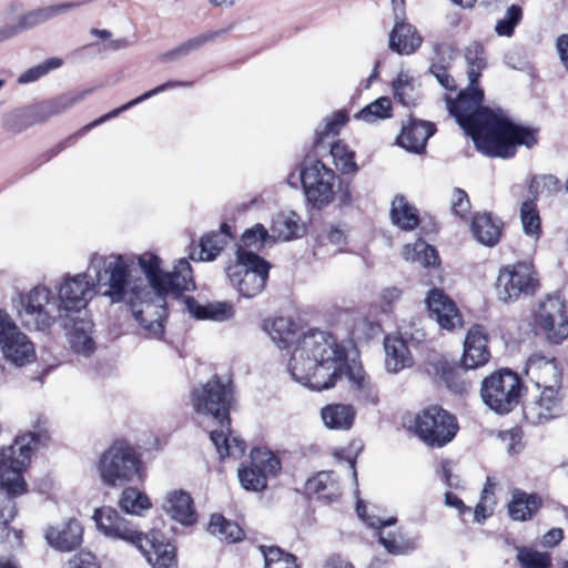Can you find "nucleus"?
<instances>
[{
    "label": "nucleus",
    "instance_id": "obj_1",
    "mask_svg": "<svg viewBox=\"0 0 568 568\" xmlns=\"http://www.w3.org/2000/svg\"><path fill=\"white\" fill-rule=\"evenodd\" d=\"M445 100L449 114L486 156L509 159L518 145L531 148L537 143L536 130L513 122L501 110L483 106L484 92L477 84L469 82L456 100L448 95Z\"/></svg>",
    "mask_w": 568,
    "mask_h": 568
},
{
    "label": "nucleus",
    "instance_id": "obj_2",
    "mask_svg": "<svg viewBox=\"0 0 568 568\" xmlns=\"http://www.w3.org/2000/svg\"><path fill=\"white\" fill-rule=\"evenodd\" d=\"M148 284L126 290L128 304L145 336L161 338L168 316L166 296L195 290L193 270L187 258H179L171 272L162 271V260L152 252L136 256Z\"/></svg>",
    "mask_w": 568,
    "mask_h": 568
},
{
    "label": "nucleus",
    "instance_id": "obj_3",
    "mask_svg": "<svg viewBox=\"0 0 568 568\" xmlns=\"http://www.w3.org/2000/svg\"><path fill=\"white\" fill-rule=\"evenodd\" d=\"M131 263L133 260L120 254H92L88 272L65 274L55 285L58 312H80L92 300L97 286L106 287L103 295L110 297L112 303L125 301Z\"/></svg>",
    "mask_w": 568,
    "mask_h": 568
},
{
    "label": "nucleus",
    "instance_id": "obj_4",
    "mask_svg": "<svg viewBox=\"0 0 568 568\" xmlns=\"http://www.w3.org/2000/svg\"><path fill=\"white\" fill-rule=\"evenodd\" d=\"M346 359L345 349L332 334L312 329L297 339L288 371L297 383L321 392L342 378Z\"/></svg>",
    "mask_w": 568,
    "mask_h": 568
},
{
    "label": "nucleus",
    "instance_id": "obj_5",
    "mask_svg": "<svg viewBox=\"0 0 568 568\" xmlns=\"http://www.w3.org/2000/svg\"><path fill=\"white\" fill-rule=\"evenodd\" d=\"M191 400L199 415L211 417L219 425L217 428L210 430V439L220 458L242 457L246 449L244 440L231 437L230 410L235 402L232 382H222L219 377H213L193 389Z\"/></svg>",
    "mask_w": 568,
    "mask_h": 568
},
{
    "label": "nucleus",
    "instance_id": "obj_6",
    "mask_svg": "<svg viewBox=\"0 0 568 568\" xmlns=\"http://www.w3.org/2000/svg\"><path fill=\"white\" fill-rule=\"evenodd\" d=\"M47 439V434L28 433L0 450V520L11 521L16 514L14 497L27 493L22 471L27 468L32 450Z\"/></svg>",
    "mask_w": 568,
    "mask_h": 568
},
{
    "label": "nucleus",
    "instance_id": "obj_7",
    "mask_svg": "<svg viewBox=\"0 0 568 568\" xmlns=\"http://www.w3.org/2000/svg\"><path fill=\"white\" fill-rule=\"evenodd\" d=\"M93 519L98 529L105 536L134 545L153 568L175 566V548L169 542L161 541L155 531L148 535L139 532L111 507L97 509Z\"/></svg>",
    "mask_w": 568,
    "mask_h": 568
},
{
    "label": "nucleus",
    "instance_id": "obj_8",
    "mask_svg": "<svg viewBox=\"0 0 568 568\" xmlns=\"http://www.w3.org/2000/svg\"><path fill=\"white\" fill-rule=\"evenodd\" d=\"M270 263L253 251H236V262L226 268L231 284L240 294L252 298L265 288Z\"/></svg>",
    "mask_w": 568,
    "mask_h": 568
},
{
    "label": "nucleus",
    "instance_id": "obj_9",
    "mask_svg": "<svg viewBox=\"0 0 568 568\" xmlns=\"http://www.w3.org/2000/svg\"><path fill=\"white\" fill-rule=\"evenodd\" d=\"M17 314L21 324L29 331L44 332L55 322L52 291L44 285H37L27 293L18 294Z\"/></svg>",
    "mask_w": 568,
    "mask_h": 568
},
{
    "label": "nucleus",
    "instance_id": "obj_10",
    "mask_svg": "<svg viewBox=\"0 0 568 568\" xmlns=\"http://www.w3.org/2000/svg\"><path fill=\"white\" fill-rule=\"evenodd\" d=\"M521 381L510 369L497 371L481 382L480 397L484 404L497 414H508L518 404L521 394Z\"/></svg>",
    "mask_w": 568,
    "mask_h": 568
},
{
    "label": "nucleus",
    "instance_id": "obj_11",
    "mask_svg": "<svg viewBox=\"0 0 568 568\" xmlns=\"http://www.w3.org/2000/svg\"><path fill=\"white\" fill-rule=\"evenodd\" d=\"M141 460L125 440H115L100 457L102 480L110 486H122L139 476Z\"/></svg>",
    "mask_w": 568,
    "mask_h": 568
},
{
    "label": "nucleus",
    "instance_id": "obj_12",
    "mask_svg": "<svg viewBox=\"0 0 568 568\" xmlns=\"http://www.w3.org/2000/svg\"><path fill=\"white\" fill-rule=\"evenodd\" d=\"M539 286L531 263L518 262L500 267L495 283V293L503 303L516 302L520 296L535 294Z\"/></svg>",
    "mask_w": 568,
    "mask_h": 568
},
{
    "label": "nucleus",
    "instance_id": "obj_13",
    "mask_svg": "<svg viewBox=\"0 0 568 568\" xmlns=\"http://www.w3.org/2000/svg\"><path fill=\"white\" fill-rule=\"evenodd\" d=\"M415 430L423 442L433 447H443L458 430L456 418L439 406H430L415 418Z\"/></svg>",
    "mask_w": 568,
    "mask_h": 568
},
{
    "label": "nucleus",
    "instance_id": "obj_14",
    "mask_svg": "<svg viewBox=\"0 0 568 568\" xmlns=\"http://www.w3.org/2000/svg\"><path fill=\"white\" fill-rule=\"evenodd\" d=\"M307 201L317 209L328 205L335 197L334 171L320 160L312 161L300 174Z\"/></svg>",
    "mask_w": 568,
    "mask_h": 568
},
{
    "label": "nucleus",
    "instance_id": "obj_15",
    "mask_svg": "<svg viewBox=\"0 0 568 568\" xmlns=\"http://www.w3.org/2000/svg\"><path fill=\"white\" fill-rule=\"evenodd\" d=\"M0 348L4 358L16 366H24L36 359L33 343L4 310H0Z\"/></svg>",
    "mask_w": 568,
    "mask_h": 568
},
{
    "label": "nucleus",
    "instance_id": "obj_16",
    "mask_svg": "<svg viewBox=\"0 0 568 568\" xmlns=\"http://www.w3.org/2000/svg\"><path fill=\"white\" fill-rule=\"evenodd\" d=\"M536 321L549 342L560 344L568 337V315L559 295H549L540 303Z\"/></svg>",
    "mask_w": 568,
    "mask_h": 568
},
{
    "label": "nucleus",
    "instance_id": "obj_17",
    "mask_svg": "<svg viewBox=\"0 0 568 568\" xmlns=\"http://www.w3.org/2000/svg\"><path fill=\"white\" fill-rule=\"evenodd\" d=\"M365 505L357 501V515L372 528L377 529L379 542L392 555H405L417 548V537L408 536L402 530L386 531V528L394 525L396 519L390 517L386 520L376 517H365Z\"/></svg>",
    "mask_w": 568,
    "mask_h": 568
},
{
    "label": "nucleus",
    "instance_id": "obj_18",
    "mask_svg": "<svg viewBox=\"0 0 568 568\" xmlns=\"http://www.w3.org/2000/svg\"><path fill=\"white\" fill-rule=\"evenodd\" d=\"M539 388L541 389L539 396L524 406V415L532 424L548 422L558 417L562 412L561 386Z\"/></svg>",
    "mask_w": 568,
    "mask_h": 568
},
{
    "label": "nucleus",
    "instance_id": "obj_19",
    "mask_svg": "<svg viewBox=\"0 0 568 568\" xmlns=\"http://www.w3.org/2000/svg\"><path fill=\"white\" fill-rule=\"evenodd\" d=\"M429 316L448 332L460 327L463 317L455 302L440 288H433L425 300Z\"/></svg>",
    "mask_w": 568,
    "mask_h": 568
},
{
    "label": "nucleus",
    "instance_id": "obj_20",
    "mask_svg": "<svg viewBox=\"0 0 568 568\" xmlns=\"http://www.w3.org/2000/svg\"><path fill=\"white\" fill-rule=\"evenodd\" d=\"M423 38L416 28L405 21V11L395 9V24L389 33L388 47L400 55L415 53L422 45Z\"/></svg>",
    "mask_w": 568,
    "mask_h": 568
},
{
    "label": "nucleus",
    "instance_id": "obj_21",
    "mask_svg": "<svg viewBox=\"0 0 568 568\" xmlns=\"http://www.w3.org/2000/svg\"><path fill=\"white\" fill-rule=\"evenodd\" d=\"M526 374L537 387L561 386V369L552 355H530L526 363Z\"/></svg>",
    "mask_w": 568,
    "mask_h": 568
},
{
    "label": "nucleus",
    "instance_id": "obj_22",
    "mask_svg": "<svg viewBox=\"0 0 568 568\" xmlns=\"http://www.w3.org/2000/svg\"><path fill=\"white\" fill-rule=\"evenodd\" d=\"M488 336L481 325H473L464 342L462 365L466 369H475L485 365L490 358L488 349Z\"/></svg>",
    "mask_w": 568,
    "mask_h": 568
},
{
    "label": "nucleus",
    "instance_id": "obj_23",
    "mask_svg": "<svg viewBox=\"0 0 568 568\" xmlns=\"http://www.w3.org/2000/svg\"><path fill=\"white\" fill-rule=\"evenodd\" d=\"M88 2L89 1H67L30 10L19 18L20 28L24 31L31 30Z\"/></svg>",
    "mask_w": 568,
    "mask_h": 568
},
{
    "label": "nucleus",
    "instance_id": "obj_24",
    "mask_svg": "<svg viewBox=\"0 0 568 568\" xmlns=\"http://www.w3.org/2000/svg\"><path fill=\"white\" fill-rule=\"evenodd\" d=\"M435 131L436 129L433 123L414 119L403 126L397 142L407 151L420 153L425 150L427 140Z\"/></svg>",
    "mask_w": 568,
    "mask_h": 568
},
{
    "label": "nucleus",
    "instance_id": "obj_25",
    "mask_svg": "<svg viewBox=\"0 0 568 568\" xmlns=\"http://www.w3.org/2000/svg\"><path fill=\"white\" fill-rule=\"evenodd\" d=\"M185 308L196 320L224 322L233 318L234 307L229 302L199 303L194 297L184 298Z\"/></svg>",
    "mask_w": 568,
    "mask_h": 568
},
{
    "label": "nucleus",
    "instance_id": "obj_26",
    "mask_svg": "<svg viewBox=\"0 0 568 568\" xmlns=\"http://www.w3.org/2000/svg\"><path fill=\"white\" fill-rule=\"evenodd\" d=\"M305 490L310 496L331 504L341 496V487L334 471H320L307 479Z\"/></svg>",
    "mask_w": 568,
    "mask_h": 568
},
{
    "label": "nucleus",
    "instance_id": "obj_27",
    "mask_svg": "<svg viewBox=\"0 0 568 568\" xmlns=\"http://www.w3.org/2000/svg\"><path fill=\"white\" fill-rule=\"evenodd\" d=\"M503 222L490 213H477L473 217L471 233L480 244L485 246H495L503 233Z\"/></svg>",
    "mask_w": 568,
    "mask_h": 568
},
{
    "label": "nucleus",
    "instance_id": "obj_28",
    "mask_svg": "<svg viewBox=\"0 0 568 568\" xmlns=\"http://www.w3.org/2000/svg\"><path fill=\"white\" fill-rule=\"evenodd\" d=\"M82 526L77 520H69L61 529L49 527L45 539L50 546L61 551H71L82 541Z\"/></svg>",
    "mask_w": 568,
    "mask_h": 568
},
{
    "label": "nucleus",
    "instance_id": "obj_29",
    "mask_svg": "<svg viewBox=\"0 0 568 568\" xmlns=\"http://www.w3.org/2000/svg\"><path fill=\"white\" fill-rule=\"evenodd\" d=\"M542 506V499L537 494H527L521 489H514L508 504V514L513 520L526 521L531 519Z\"/></svg>",
    "mask_w": 568,
    "mask_h": 568
},
{
    "label": "nucleus",
    "instance_id": "obj_30",
    "mask_svg": "<svg viewBox=\"0 0 568 568\" xmlns=\"http://www.w3.org/2000/svg\"><path fill=\"white\" fill-rule=\"evenodd\" d=\"M164 508L174 520L183 525H192L196 521L192 497L184 490L170 493Z\"/></svg>",
    "mask_w": 568,
    "mask_h": 568
},
{
    "label": "nucleus",
    "instance_id": "obj_31",
    "mask_svg": "<svg viewBox=\"0 0 568 568\" xmlns=\"http://www.w3.org/2000/svg\"><path fill=\"white\" fill-rule=\"evenodd\" d=\"M229 237H231V226L223 223L220 231L207 233L201 237L199 257L191 253L190 258L203 262L215 260L227 244Z\"/></svg>",
    "mask_w": 568,
    "mask_h": 568
},
{
    "label": "nucleus",
    "instance_id": "obj_32",
    "mask_svg": "<svg viewBox=\"0 0 568 568\" xmlns=\"http://www.w3.org/2000/svg\"><path fill=\"white\" fill-rule=\"evenodd\" d=\"M187 83L186 82H181V81H168L161 85H158L155 87L154 89L150 90V91H146L145 93H143L142 95L129 101L128 103L121 105L120 108H116L114 110H112L111 112L100 116L99 119L92 121L91 123L84 125L80 132H79V135H83L84 133L89 132L90 130H92L93 128L104 123L105 121L108 120H111L115 116H118L120 113L138 105L139 103L168 90V89H172V88H176V87H186Z\"/></svg>",
    "mask_w": 568,
    "mask_h": 568
},
{
    "label": "nucleus",
    "instance_id": "obj_33",
    "mask_svg": "<svg viewBox=\"0 0 568 568\" xmlns=\"http://www.w3.org/2000/svg\"><path fill=\"white\" fill-rule=\"evenodd\" d=\"M321 417L329 429L348 430L355 419V409L348 404H329L321 409Z\"/></svg>",
    "mask_w": 568,
    "mask_h": 568
},
{
    "label": "nucleus",
    "instance_id": "obj_34",
    "mask_svg": "<svg viewBox=\"0 0 568 568\" xmlns=\"http://www.w3.org/2000/svg\"><path fill=\"white\" fill-rule=\"evenodd\" d=\"M385 367L387 372L396 374L412 365V357L405 342L400 338L386 337L384 341Z\"/></svg>",
    "mask_w": 568,
    "mask_h": 568
},
{
    "label": "nucleus",
    "instance_id": "obj_35",
    "mask_svg": "<svg viewBox=\"0 0 568 568\" xmlns=\"http://www.w3.org/2000/svg\"><path fill=\"white\" fill-rule=\"evenodd\" d=\"M68 341L74 353L85 357L93 354L95 344L91 336V324L87 321H75L68 332Z\"/></svg>",
    "mask_w": 568,
    "mask_h": 568
},
{
    "label": "nucleus",
    "instance_id": "obj_36",
    "mask_svg": "<svg viewBox=\"0 0 568 568\" xmlns=\"http://www.w3.org/2000/svg\"><path fill=\"white\" fill-rule=\"evenodd\" d=\"M264 328L281 349L287 348L293 343L296 334L295 323L283 316L265 322Z\"/></svg>",
    "mask_w": 568,
    "mask_h": 568
},
{
    "label": "nucleus",
    "instance_id": "obj_37",
    "mask_svg": "<svg viewBox=\"0 0 568 568\" xmlns=\"http://www.w3.org/2000/svg\"><path fill=\"white\" fill-rule=\"evenodd\" d=\"M347 375L358 399L367 404L377 403L376 387L372 384L362 366H348Z\"/></svg>",
    "mask_w": 568,
    "mask_h": 568
},
{
    "label": "nucleus",
    "instance_id": "obj_38",
    "mask_svg": "<svg viewBox=\"0 0 568 568\" xmlns=\"http://www.w3.org/2000/svg\"><path fill=\"white\" fill-rule=\"evenodd\" d=\"M390 217L395 225L406 231L414 230L419 223L417 210L402 195H397L393 200Z\"/></svg>",
    "mask_w": 568,
    "mask_h": 568
},
{
    "label": "nucleus",
    "instance_id": "obj_39",
    "mask_svg": "<svg viewBox=\"0 0 568 568\" xmlns=\"http://www.w3.org/2000/svg\"><path fill=\"white\" fill-rule=\"evenodd\" d=\"M231 29H232V26H230L226 29H221V30H216V31H209V32L199 34V36H196V37H194L192 39H189L187 41H185L181 45L176 47L175 49L164 53L162 55V60H164V61H174V60H178V59H180L182 57H185V55L190 54L191 52L199 50L205 43L214 41L217 37L226 33Z\"/></svg>",
    "mask_w": 568,
    "mask_h": 568
},
{
    "label": "nucleus",
    "instance_id": "obj_40",
    "mask_svg": "<svg viewBox=\"0 0 568 568\" xmlns=\"http://www.w3.org/2000/svg\"><path fill=\"white\" fill-rule=\"evenodd\" d=\"M298 220L294 212L278 213L272 220L271 237H277L283 241L298 237L303 232V226L298 223Z\"/></svg>",
    "mask_w": 568,
    "mask_h": 568
},
{
    "label": "nucleus",
    "instance_id": "obj_41",
    "mask_svg": "<svg viewBox=\"0 0 568 568\" xmlns=\"http://www.w3.org/2000/svg\"><path fill=\"white\" fill-rule=\"evenodd\" d=\"M394 97L405 106L416 105L419 99V92L415 79L408 71H400L393 81Z\"/></svg>",
    "mask_w": 568,
    "mask_h": 568
},
{
    "label": "nucleus",
    "instance_id": "obj_42",
    "mask_svg": "<svg viewBox=\"0 0 568 568\" xmlns=\"http://www.w3.org/2000/svg\"><path fill=\"white\" fill-rule=\"evenodd\" d=\"M93 89H85L80 92H68L61 94L40 105V111L44 114V119L62 113L74 104L83 101L87 95L92 93Z\"/></svg>",
    "mask_w": 568,
    "mask_h": 568
},
{
    "label": "nucleus",
    "instance_id": "obj_43",
    "mask_svg": "<svg viewBox=\"0 0 568 568\" xmlns=\"http://www.w3.org/2000/svg\"><path fill=\"white\" fill-rule=\"evenodd\" d=\"M209 531L227 542H236L244 537L242 528L236 523L226 520L222 515L216 514L211 516Z\"/></svg>",
    "mask_w": 568,
    "mask_h": 568
},
{
    "label": "nucleus",
    "instance_id": "obj_44",
    "mask_svg": "<svg viewBox=\"0 0 568 568\" xmlns=\"http://www.w3.org/2000/svg\"><path fill=\"white\" fill-rule=\"evenodd\" d=\"M403 256L406 261H417L424 266H434L438 263V255L435 247L424 241H417L413 245H405Z\"/></svg>",
    "mask_w": 568,
    "mask_h": 568
},
{
    "label": "nucleus",
    "instance_id": "obj_45",
    "mask_svg": "<svg viewBox=\"0 0 568 568\" xmlns=\"http://www.w3.org/2000/svg\"><path fill=\"white\" fill-rule=\"evenodd\" d=\"M258 549L264 558V568H300L296 557L280 547L262 545Z\"/></svg>",
    "mask_w": 568,
    "mask_h": 568
},
{
    "label": "nucleus",
    "instance_id": "obj_46",
    "mask_svg": "<svg viewBox=\"0 0 568 568\" xmlns=\"http://www.w3.org/2000/svg\"><path fill=\"white\" fill-rule=\"evenodd\" d=\"M392 110L390 99L381 97L357 112L355 118L366 123H375L379 120L389 119L392 116Z\"/></svg>",
    "mask_w": 568,
    "mask_h": 568
},
{
    "label": "nucleus",
    "instance_id": "obj_47",
    "mask_svg": "<svg viewBox=\"0 0 568 568\" xmlns=\"http://www.w3.org/2000/svg\"><path fill=\"white\" fill-rule=\"evenodd\" d=\"M520 221L525 234L538 240L541 233V221L534 200H527L521 204Z\"/></svg>",
    "mask_w": 568,
    "mask_h": 568
},
{
    "label": "nucleus",
    "instance_id": "obj_48",
    "mask_svg": "<svg viewBox=\"0 0 568 568\" xmlns=\"http://www.w3.org/2000/svg\"><path fill=\"white\" fill-rule=\"evenodd\" d=\"M465 59L468 64V80L473 84H478L481 71L486 67L484 47L477 42L471 43L465 50Z\"/></svg>",
    "mask_w": 568,
    "mask_h": 568
},
{
    "label": "nucleus",
    "instance_id": "obj_49",
    "mask_svg": "<svg viewBox=\"0 0 568 568\" xmlns=\"http://www.w3.org/2000/svg\"><path fill=\"white\" fill-rule=\"evenodd\" d=\"M347 118L343 112H336L325 118L315 130V145L318 148L325 143L329 136H336Z\"/></svg>",
    "mask_w": 568,
    "mask_h": 568
},
{
    "label": "nucleus",
    "instance_id": "obj_50",
    "mask_svg": "<svg viewBox=\"0 0 568 568\" xmlns=\"http://www.w3.org/2000/svg\"><path fill=\"white\" fill-rule=\"evenodd\" d=\"M329 152L334 164L343 174L355 173L358 170L354 161L355 153L342 141L332 143Z\"/></svg>",
    "mask_w": 568,
    "mask_h": 568
},
{
    "label": "nucleus",
    "instance_id": "obj_51",
    "mask_svg": "<svg viewBox=\"0 0 568 568\" xmlns=\"http://www.w3.org/2000/svg\"><path fill=\"white\" fill-rule=\"evenodd\" d=\"M120 506L126 514L141 515L142 510L151 507V503L144 493L135 488H125L120 499Z\"/></svg>",
    "mask_w": 568,
    "mask_h": 568
},
{
    "label": "nucleus",
    "instance_id": "obj_52",
    "mask_svg": "<svg viewBox=\"0 0 568 568\" xmlns=\"http://www.w3.org/2000/svg\"><path fill=\"white\" fill-rule=\"evenodd\" d=\"M271 239L272 237L265 226L261 223H256L252 227L244 231L241 237V245H239L237 250L242 248L246 251V248H251L254 251H260Z\"/></svg>",
    "mask_w": 568,
    "mask_h": 568
},
{
    "label": "nucleus",
    "instance_id": "obj_53",
    "mask_svg": "<svg viewBox=\"0 0 568 568\" xmlns=\"http://www.w3.org/2000/svg\"><path fill=\"white\" fill-rule=\"evenodd\" d=\"M63 60L61 58H49L21 73L18 78V83L28 84L36 82L39 79L45 77L49 72L61 68Z\"/></svg>",
    "mask_w": 568,
    "mask_h": 568
},
{
    "label": "nucleus",
    "instance_id": "obj_54",
    "mask_svg": "<svg viewBox=\"0 0 568 568\" xmlns=\"http://www.w3.org/2000/svg\"><path fill=\"white\" fill-rule=\"evenodd\" d=\"M239 479L242 487L246 490L260 491L265 489L267 485L265 474L253 462L251 466L239 469Z\"/></svg>",
    "mask_w": 568,
    "mask_h": 568
},
{
    "label": "nucleus",
    "instance_id": "obj_55",
    "mask_svg": "<svg viewBox=\"0 0 568 568\" xmlns=\"http://www.w3.org/2000/svg\"><path fill=\"white\" fill-rule=\"evenodd\" d=\"M523 19V9L518 4H511L505 12L504 17L497 21L495 32L499 37H511L515 28Z\"/></svg>",
    "mask_w": 568,
    "mask_h": 568
},
{
    "label": "nucleus",
    "instance_id": "obj_56",
    "mask_svg": "<svg viewBox=\"0 0 568 568\" xmlns=\"http://www.w3.org/2000/svg\"><path fill=\"white\" fill-rule=\"evenodd\" d=\"M251 458L266 478L270 475H275L281 468L280 459L270 450L255 449L252 452Z\"/></svg>",
    "mask_w": 568,
    "mask_h": 568
},
{
    "label": "nucleus",
    "instance_id": "obj_57",
    "mask_svg": "<svg viewBox=\"0 0 568 568\" xmlns=\"http://www.w3.org/2000/svg\"><path fill=\"white\" fill-rule=\"evenodd\" d=\"M517 559L523 568H548L551 564L549 555L527 548L519 549Z\"/></svg>",
    "mask_w": 568,
    "mask_h": 568
},
{
    "label": "nucleus",
    "instance_id": "obj_58",
    "mask_svg": "<svg viewBox=\"0 0 568 568\" xmlns=\"http://www.w3.org/2000/svg\"><path fill=\"white\" fill-rule=\"evenodd\" d=\"M433 55L430 63L450 64L454 60L455 49L450 43L442 41H432Z\"/></svg>",
    "mask_w": 568,
    "mask_h": 568
},
{
    "label": "nucleus",
    "instance_id": "obj_59",
    "mask_svg": "<svg viewBox=\"0 0 568 568\" xmlns=\"http://www.w3.org/2000/svg\"><path fill=\"white\" fill-rule=\"evenodd\" d=\"M449 65L450 64L430 63L429 72L444 89L455 91L457 85L454 78L448 73Z\"/></svg>",
    "mask_w": 568,
    "mask_h": 568
},
{
    "label": "nucleus",
    "instance_id": "obj_60",
    "mask_svg": "<svg viewBox=\"0 0 568 568\" xmlns=\"http://www.w3.org/2000/svg\"><path fill=\"white\" fill-rule=\"evenodd\" d=\"M452 210L460 217H464L470 210V202L467 193L462 189H454L452 193Z\"/></svg>",
    "mask_w": 568,
    "mask_h": 568
},
{
    "label": "nucleus",
    "instance_id": "obj_61",
    "mask_svg": "<svg viewBox=\"0 0 568 568\" xmlns=\"http://www.w3.org/2000/svg\"><path fill=\"white\" fill-rule=\"evenodd\" d=\"M402 291L398 287H385L379 293V307L383 313H390L393 305L400 298Z\"/></svg>",
    "mask_w": 568,
    "mask_h": 568
},
{
    "label": "nucleus",
    "instance_id": "obj_62",
    "mask_svg": "<svg viewBox=\"0 0 568 568\" xmlns=\"http://www.w3.org/2000/svg\"><path fill=\"white\" fill-rule=\"evenodd\" d=\"M3 126L7 131L12 133H20L28 128L24 121V115L20 112H13L6 116Z\"/></svg>",
    "mask_w": 568,
    "mask_h": 568
},
{
    "label": "nucleus",
    "instance_id": "obj_63",
    "mask_svg": "<svg viewBox=\"0 0 568 568\" xmlns=\"http://www.w3.org/2000/svg\"><path fill=\"white\" fill-rule=\"evenodd\" d=\"M355 329L363 331L367 337H373L381 333V325L376 322L363 318L355 324Z\"/></svg>",
    "mask_w": 568,
    "mask_h": 568
},
{
    "label": "nucleus",
    "instance_id": "obj_64",
    "mask_svg": "<svg viewBox=\"0 0 568 568\" xmlns=\"http://www.w3.org/2000/svg\"><path fill=\"white\" fill-rule=\"evenodd\" d=\"M323 568H354V566L339 555H331L325 560Z\"/></svg>",
    "mask_w": 568,
    "mask_h": 568
}]
</instances>
